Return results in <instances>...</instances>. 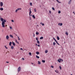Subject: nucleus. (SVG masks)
Returning a JSON list of instances; mask_svg holds the SVG:
<instances>
[{"label":"nucleus","mask_w":75,"mask_h":75,"mask_svg":"<svg viewBox=\"0 0 75 75\" xmlns=\"http://www.w3.org/2000/svg\"><path fill=\"white\" fill-rule=\"evenodd\" d=\"M1 40V39H0V40Z\"/></svg>","instance_id":"61"},{"label":"nucleus","mask_w":75,"mask_h":75,"mask_svg":"<svg viewBox=\"0 0 75 75\" xmlns=\"http://www.w3.org/2000/svg\"><path fill=\"white\" fill-rule=\"evenodd\" d=\"M18 10H21V8H18L17 9Z\"/></svg>","instance_id":"24"},{"label":"nucleus","mask_w":75,"mask_h":75,"mask_svg":"<svg viewBox=\"0 0 75 75\" xmlns=\"http://www.w3.org/2000/svg\"><path fill=\"white\" fill-rule=\"evenodd\" d=\"M32 3H30V6H32Z\"/></svg>","instance_id":"38"},{"label":"nucleus","mask_w":75,"mask_h":75,"mask_svg":"<svg viewBox=\"0 0 75 75\" xmlns=\"http://www.w3.org/2000/svg\"><path fill=\"white\" fill-rule=\"evenodd\" d=\"M31 64H32L33 65L34 64V63H31Z\"/></svg>","instance_id":"56"},{"label":"nucleus","mask_w":75,"mask_h":75,"mask_svg":"<svg viewBox=\"0 0 75 75\" xmlns=\"http://www.w3.org/2000/svg\"><path fill=\"white\" fill-rule=\"evenodd\" d=\"M56 43L57 44H58L59 45H60L59 44V43H58V42H57V41H56Z\"/></svg>","instance_id":"29"},{"label":"nucleus","mask_w":75,"mask_h":75,"mask_svg":"<svg viewBox=\"0 0 75 75\" xmlns=\"http://www.w3.org/2000/svg\"><path fill=\"white\" fill-rule=\"evenodd\" d=\"M11 50H13V49H14V47H13V46H12L11 47Z\"/></svg>","instance_id":"10"},{"label":"nucleus","mask_w":75,"mask_h":75,"mask_svg":"<svg viewBox=\"0 0 75 75\" xmlns=\"http://www.w3.org/2000/svg\"><path fill=\"white\" fill-rule=\"evenodd\" d=\"M45 52L46 54H47L48 52V50H45Z\"/></svg>","instance_id":"13"},{"label":"nucleus","mask_w":75,"mask_h":75,"mask_svg":"<svg viewBox=\"0 0 75 75\" xmlns=\"http://www.w3.org/2000/svg\"><path fill=\"white\" fill-rule=\"evenodd\" d=\"M56 0L58 3H61V2L59 1H58V0Z\"/></svg>","instance_id":"14"},{"label":"nucleus","mask_w":75,"mask_h":75,"mask_svg":"<svg viewBox=\"0 0 75 75\" xmlns=\"http://www.w3.org/2000/svg\"><path fill=\"white\" fill-rule=\"evenodd\" d=\"M57 40H59V37H58V36H57Z\"/></svg>","instance_id":"18"},{"label":"nucleus","mask_w":75,"mask_h":75,"mask_svg":"<svg viewBox=\"0 0 75 75\" xmlns=\"http://www.w3.org/2000/svg\"><path fill=\"white\" fill-rule=\"evenodd\" d=\"M58 13L59 14H60V13H61V11H59L58 12Z\"/></svg>","instance_id":"33"},{"label":"nucleus","mask_w":75,"mask_h":75,"mask_svg":"<svg viewBox=\"0 0 75 75\" xmlns=\"http://www.w3.org/2000/svg\"><path fill=\"white\" fill-rule=\"evenodd\" d=\"M36 58H38V59L40 58V57H39V56H38V55H36Z\"/></svg>","instance_id":"20"},{"label":"nucleus","mask_w":75,"mask_h":75,"mask_svg":"<svg viewBox=\"0 0 75 75\" xmlns=\"http://www.w3.org/2000/svg\"><path fill=\"white\" fill-rule=\"evenodd\" d=\"M52 9L53 10H55V8H54V7H52Z\"/></svg>","instance_id":"37"},{"label":"nucleus","mask_w":75,"mask_h":75,"mask_svg":"<svg viewBox=\"0 0 75 75\" xmlns=\"http://www.w3.org/2000/svg\"><path fill=\"white\" fill-rule=\"evenodd\" d=\"M61 61H62V62H63V60L61 59Z\"/></svg>","instance_id":"49"},{"label":"nucleus","mask_w":75,"mask_h":75,"mask_svg":"<svg viewBox=\"0 0 75 75\" xmlns=\"http://www.w3.org/2000/svg\"><path fill=\"white\" fill-rule=\"evenodd\" d=\"M6 40H8L9 39V36L8 35H7L6 37Z\"/></svg>","instance_id":"5"},{"label":"nucleus","mask_w":75,"mask_h":75,"mask_svg":"<svg viewBox=\"0 0 75 75\" xmlns=\"http://www.w3.org/2000/svg\"><path fill=\"white\" fill-rule=\"evenodd\" d=\"M42 62L43 63H45V61L42 60Z\"/></svg>","instance_id":"19"},{"label":"nucleus","mask_w":75,"mask_h":75,"mask_svg":"<svg viewBox=\"0 0 75 75\" xmlns=\"http://www.w3.org/2000/svg\"><path fill=\"white\" fill-rule=\"evenodd\" d=\"M10 37H11V38H13V35H10Z\"/></svg>","instance_id":"26"},{"label":"nucleus","mask_w":75,"mask_h":75,"mask_svg":"<svg viewBox=\"0 0 75 75\" xmlns=\"http://www.w3.org/2000/svg\"><path fill=\"white\" fill-rule=\"evenodd\" d=\"M43 38H44L43 37H41L40 38V40H42V39H43Z\"/></svg>","instance_id":"12"},{"label":"nucleus","mask_w":75,"mask_h":75,"mask_svg":"<svg viewBox=\"0 0 75 75\" xmlns=\"http://www.w3.org/2000/svg\"><path fill=\"white\" fill-rule=\"evenodd\" d=\"M17 11H18V9H16V10L15 11V13H17Z\"/></svg>","instance_id":"32"},{"label":"nucleus","mask_w":75,"mask_h":75,"mask_svg":"<svg viewBox=\"0 0 75 75\" xmlns=\"http://www.w3.org/2000/svg\"><path fill=\"white\" fill-rule=\"evenodd\" d=\"M66 34V35H68V33L67 32H66L65 33Z\"/></svg>","instance_id":"25"},{"label":"nucleus","mask_w":75,"mask_h":75,"mask_svg":"<svg viewBox=\"0 0 75 75\" xmlns=\"http://www.w3.org/2000/svg\"><path fill=\"white\" fill-rule=\"evenodd\" d=\"M51 68H54V66H51Z\"/></svg>","instance_id":"40"},{"label":"nucleus","mask_w":75,"mask_h":75,"mask_svg":"<svg viewBox=\"0 0 75 75\" xmlns=\"http://www.w3.org/2000/svg\"><path fill=\"white\" fill-rule=\"evenodd\" d=\"M40 24H42V25H44V24L42 23H40Z\"/></svg>","instance_id":"35"},{"label":"nucleus","mask_w":75,"mask_h":75,"mask_svg":"<svg viewBox=\"0 0 75 75\" xmlns=\"http://www.w3.org/2000/svg\"><path fill=\"white\" fill-rule=\"evenodd\" d=\"M5 48H6V49H8V48L6 46H5Z\"/></svg>","instance_id":"36"},{"label":"nucleus","mask_w":75,"mask_h":75,"mask_svg":"<svg viewBox=\"0 0 75 75\" xmlns=\"http://www.w3.org/2000/svg\"><path fill=\"white\" fill-rule=\"evenodd\" d=\"M73 13H74V14L75 13V12H74V11H73Z\"/></svg>","instance_id":"55"},{"label":"nucleus","mask_w":75,"mask_h":75,"mask_svg":"<svg viewBox=\"0 0 75 75\" xmlns=\"http://www.w3.org/2000/svg\"><path fill=\"white\" fill-rule=\"evenodd\" d=\"M0 5L1 7H2L3 6V3L2 2H0Z\"/></svg>","instance_id":"4"},{"label":"nucleus","mask_w":75,"mask_h":75,"mask_svg":"<svg viewBox=\"0 0 75 75\" xmlns=\"http://www.w3.org/2000/svg\"><path fill=\"white\" fill-rule=\"evenodd\" d=\"M55 72H56V73L57 74L58 73V71H57L56 70H55Z\"/></svg>","instance_id":"42"},{"label":"nucleus","mask_w":75,"mask_h":75,"mask_svg":"<svg viewBox=\"0 0 75 75\" xmlns=\"http://www.w3.org/2000/svg\"><path fill=\"white\" fill-rule=\"evenodd\" d=\"M53 39L54 40L55 39V38H53Z\"/></svg>","instance_id":"57"},{"label":"nucleus","mask_w":75,"mask_h":75,"mask_svg":"<svg viewBox=\"0 0 75 75\" xmlns=\"http://www.w3.org/2000/svg\"><path fill=\"white\" fill-rule=\"evenodd\" d=\"M20 49L21 50H23V49H22V48H21Z\"/></svg>","instance_id":"53"},{"label":"nucleus","mask_w":75,"mask_h":75,"mask_svg":"<svg viewBox=\"0 0 75 75\" xmlns=\"http://www.w3.org/2000/svg\"><path fill=\"white\" fill-rule=\"evenodd\" d=\"M5 22H6V20L4 19V21H3L2 23V27H5V25H4V24H5Z\"/></svg>","instance_id":"1"},{"label":"nucleus","mask_w":75,"mask_h":75,"mask_svg":"<svg viewBox=\"0 0 75 75\" xmlns=\"http://www.w3.org/2000/svg\"><path fill=\"white\" fill-rule=\"evenodd\" d=\"M6 62V63H9V62Z\"/></svg>","instance_id":"50"},{"label":"nucleus","mask_w":75,"mask_h":75,"mask_svg":"<svg viewBox=\"0 0 75 75\" xmlns=\"http://www.w3.org/2000/svg\"><path fill=\"white\" fill-rule=\"evenodd\" d=\"M38 47H40V45H38Z\"/></svg>","instance_id":"47"},{"label":"nucleus","mask_w":75,"mask_h":75,"mask_svg":"<svg viewBox=\"0 0 75 75\" xmlns=\"http://www.w3.org/2000/svg\"><path fill=\"white\" fill-rule=\"evenodd\" d=\"M29 55H30V56L31 55V52H29Z\"/></svg>","instance_id":"34"},{"label":"nucleus","mask_w":75,"mask_h":75,"mask_svg":"<svg viewBox=\"0 0 75 75\" xmlns=\"http://www.w3.org/2000/svg\"><path fill=\"white\" fill-rule=\"evenodd\" d=\"M58 25H59L60 26H62V23H59L58 24Z\"/></svg>","instance_id":"6"},{"label":"nucleus","mask_w":75,"mask_h":75,"mask_svg":"<svg viewBox=\"0 0 75 75\" xmlns=\"http://www.w3.org/2000/svg\"><path fill=\"white\" fill-rule=\"evenodd\" d=\"M36 54H37V55H38V54H40V52H36Z\"/></svg>","instance_id":"9"},{"label":"nucleus","mask_w":75,"mask_h":75,"mask_svg":"<svg viewBox=\"0 0 75 75\" xmlns=\"http://www.w3.org/2000/svg\"><path fill=\"white\" fill-rule=\"evenodd\" d=\"M54 40L55 41V42H56V41H57V40H56L54 39Z\"/></svg>","instance_id":"51"},{"label":"nucleus","mask_w":75,"mask_h":75,"mask_svg":"<svg viewBox=\"0 0 75 75\" xmlns=\"http://www.w3.org/2000/svg\"><path fill=\"white\" fill-rule=\"evenodd\" d=\"M35 45H37V44H36Z\"/></svg>","instance_id":"58"},{"label":"nucleus","mask_w":75,"mask_h":75,"mask_svg":"<svg viewBox=\"0 0 75 75\" xmlns=\"http://www.w3.org/2000/svg\"><path fill=\"white\" fill-rule=\"evenodd\" d=\"M20 70H21V67H19L18 69V72H20Z\"/></svg>","instance_id":"2"},{"label":"nucleus","mask_w":75,"mask_h":75,"mask_svg":"<svg viewBox=\"0 0 75 75\" xmlns=\"http://www.w3.org/2000/svg\"><path fill=\"white\" fill-rule=\"evenodd\" d=\"M31 10H30V12H29V15L30 16L31 15Z\"/></svg>","instance_id":"16"},{"label":"nucleus","mask_w":75,"mask_h":75,"mask_svg":"<svg viewBox=\"0 0 75 75\" xmlns=\"http://www.w3.org/2000/svg\"><path fill=\"white\" fill-rule=\"evenodd\" d=\"M38 64H41V62H40V61H38Z\"/></svg>","instance_id":"30"},{"label":"nucleus","mask_w":75,"mask_h":75,"mask_svg":"<svg viewBox=\"0 0 75 75\" xmlns=\"http://www.w3.org/2000/svg\"><path fill=\"white\" fill-rule=\"evenodd\" d=\"M59 68L60 70H61L62 69V68L61 67V66H59Z\"/></svg>","instance_id":"28"},{"label":"nucleus","mask_w":75,"mask_h":75,"mask_svg":"<svg viewBox=\"0 0 75 75\" xmlns=\"http://www.w3.org/2000/svg\"><path fill=\"white\" fill-rule=\"evenodd\" d=\"M37 43L38 44H40V41H39V40H37Z\"/></svg>","instance_id":"15"},{"label":"nucleus","mask_w":75,"mask_h":75,"mask_svg":"<svg viewBox=\"0 0 75 75\" xmlns=\"http://www.w3.org/2000/svg\"><path fill=\"white\" fill-rule=\"evenodd\" d=\"M33 36L35 37V34H34Z\"/></svg>","instance_id":"54"},{"label":"nucleus","mask_w":75,"mask_h":75,"mask_svg":"<svg viewBox=\"0 0 75 75\" xmlns=\"http://www.w3.org/2000/svg\"><path fill=\"white\" fill-rule=\"evenodd\" d=\"M32 17H33V18H35V16H34V15H33L32 16Z\"/></svg>","instance_id":"23"},{"label":"nucleus","mask_w":75,"mask_h":75,"mask_svg":"<svg viewBox=\"0 0 75 75\" xmlns=\"http://www.w3.org/2000/svg\"><path fill=\"white\" fill-rule=\"evenodd\" d=\"M49 13L50 14H51V11H49Z\"/></svg>","instance_id":"43"},{"label":"nucleus","mask_w":75,"mask_h":75,"mask_svg":"<svg viewBox=\"0 0 75 75\" xmlns=\"http://www.w3.org/2000/svg\"><path fill=\"white\" fill-rule=\"evenodd\" d=\"M12 44V42H9V46H11V44Z\"/></svg>","instance_id":"8"},{"label":"nucleus","mask_w":75,"mask_h":75,"mask_svg":"<svg viewBox=\"0 0 75 75\" xmlns=\"http://www.w3.org/2000/svg\"><path fill=\"white\" fill-rule=\"evenodd\" d=\"M10 29H12V27H11V26L10 27Z\"/></svg>","instance_id":"46"},{"label":"nucleus","mask_w":75,"mask_h":75,"mask_svg":"<svg viewBox=\"0 0 75 75\" xmlns=\"http://www.w3.org/2000/svg\"><path fill=\"white\" fill-rule=\"evenodd\" d=\"M53 45H55V42H53Z\"/></svg>","instance_id":"31"},{"label":"nucleus","mask_w":75,"mask_h":75,"mask_svg":"<svg viewBox=\"0 0 75 75\" xmlns=\"http://www.w3.org/2000/svg\"><path fill=\"white\" fill-rule=\"evenodd\" d=\"M34 11L35 12H36V9H34Z\"/></svg>","instance_id":"44"},{"label":"nucleus","mask_w":75,"mask_h":75,"mask_svg":"<svg viewBox=\"0 0 75 75\" xmlns=\"http://www.w3.org/2000/svg\"><path fill=\"white\" fill-rule=\"evenodd\" d=\"M61 60V58L59 59H58L57 60L58 62H59V63H60Z\"/></svg>","instance_id":"3"},{"label":"nucleus","mask_w":75,"mask_h":75,"mask_svg":"<svg viewBox=\"0 0 75 75\" xmlns=\"http://www.w3.org/2000/svg\"><path fill=\"white\" fill-rule=\"evenodd\" d=\"M71 0H70L68 4H71Z\"/></svg>","instance_id":"22"},{"label":"nucleus","mask_w":75,"mask_h":75,"mask_svg":"<svg viewBox=\"0 0 75 75\" xmlns=\"http://www.w3.org/2000/svg\"><path fill=\"white\" fill-rule=\"evenodd\" d=\"M54 40L55 41V42H56V41H57V40H56L54 39Z\"/></svg>","instance_id":"52"},{"label":"nucleus","mask_w":75,"mask_h":75,"mask_svg":"<svg viewBox=\"0 0 75 75\" xmlns=\"http://www.w3.org/2000/svg\"><path fill=\"white\" fill-rule=\"evenodd\" d=\"M74 14L75 15V13H74Z\"/></svg>","instance_id":"60"},{"label":"nucleus","mask_w":75,"mask_h":75,"mask_svg":"<svg viewBox=\"0 0 75 75\" xmlns=\"http://www.w3.org/2000/svg\"><path fill=\"white\" fill-rule=\"evenodd\" d=\"M15 41L16 42V43H17L18 44H19V43L17 42V40H15Z\"/></svg>","instance_id":"27"},{"label":"nucleus","mask_w":75,"mask_h":75,"mask_svg":"<svg viewBox=\"0 0 75 75\" xmlns=\"http://www.w3.org/2000/svg\"><path fill=\"white\" fill-rule=\"evenodd\" d=\"M36 35H38V34H39V33L38 32H36Z\"/></svg>","instance_id":"17"},{"label":"nucleus","mask_w":75,"mask_h":75,"mask_svg":"<svg viewBox=\"0 0 75 75\" xmlns=\"http://www.w3.org/2000/svg\"><path fill=\"white\" fill-rule=\"evenodd\" d=\"M0 10L1 11H2V10H3V8H0Z\"/></svg>","instance_id":"21"},{"label":"nucleus","mask_w":75,"mask_h":75,"mask_svg":"<svg viewBox=\"0 0 75 75\" xmlns=\"http://www.w3.org/2000/svg\"><path fill=\"white\" fill-rule=\"evenodd\" d=\"M1 21H3L4 20V19L3 18H1Z\"/></svg>","instance_id":"11"},{"label":"nucleus","mask_w":75,"mask_h":75,"mask_svg":"<svg viewBox=\"0 0 75 75\" xmlns=\"http://www.w3.org/2000/svg\"><path fill=\"white\" fill-rule=\"evenodd\" d=\"M11 21H12V22H14V20H11Z\"/></svg>","instance_id":"45"},{"label":"nucleus","mask_w":75,"mask_h":75,"mask_svg":"<svg viewBox=\"0 0 75 75\" xmlns=\"http://www.w3.org/2000/svg\"><path fill=\"white\" fill-rule=\"evenodd\" d=\"M70 75H72V74H71Z\"/></svg>","instance_id":"59"},{"label":"nucleus","mask_w":75,"mask_h":75,"mask_svg":"<svg viewBox=\"0 0 75 75\" xmlns=\"http://www.w3.org/2000/svg\"><path fill=\"white\" fill-rule=\"evenodd\" d=\"M12 44L13 45L15 46L16 45V44H15V43H14V42H12Z\"/></svg>","instance_id":"7"},{"label":"nucleus","mask_w":75,"mask_h":75,"mask_svg":"<svg viewBox=\"0 0 75 75\" xmlns=\"http://www.w3.org/2000/svg\"><path fill=\"white\" fill-rule=\"evenodd\" d=\"M22 59H23V60H24V58H22Z\"/></svg>","instance_id":"48"},{"label":"nucleus","mask_w":75,"mask_h":75,"mask_svg":"<svg viewBox=\"0 0 75 75\" xmlns=\"http://www.w3.org/2000/svg\"><path fill=\"white\" fill-rule=\"evenodd\" d=\"M18 40H20V38H19V37H18Z\"/></svg>","instance_id":"41"},{"label":"nucleus","mask_w":75,"mask_h":75,"mask_svg":"<svg viewBox=\"0 0 75 75\" xmlns=\"http://www.w3.org/2000/svg\"><path fill=\"white\" fill-rule=\"evenodd\" d=\"M36 40H37V41H38V38H36Z\"/></svg>","instance_id":"39"}]
</instances>
